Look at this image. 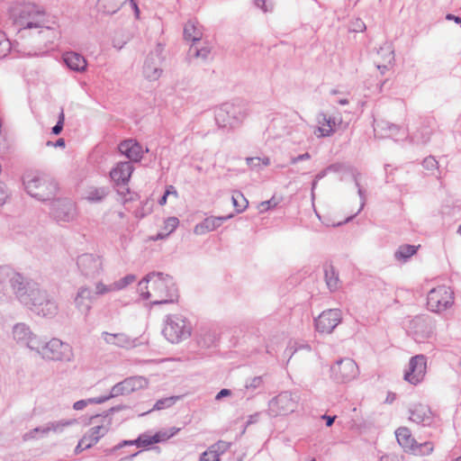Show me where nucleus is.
Listing matches in <instances>:
<instances>
[{
	"mask_svg": "<svg viewBox=\"0 0 461 461\" xmlns=\"http://www.w3.org/2000/svg\"><path fill=\"white\" fill-rule=\"evenodd\" d=\"M107 186H89L85 194V199L90 203H101L109 194Z\"/></svg>",
	"mask_w": 461,
	"mask_h": 461,
	"instance_id": "29",
	"label": "nucleus"
},
{
	"mask_svg": "<svg viewBox=\"0 0 461 461\" xmlns=\"http://www.w3.org/2000/svg\"><path fill=\"white\" fill-rule=\"evenodd\" d=\"M114 289L113 288V284L111 285H104L102 282H98L95 285V295H104L105 294H108L110 292H113Z\"/></svg>",
	"mask_w": 461,
	"mask_h": 461,
	"instance_id": "47",
	"label": "nucleus"
},
{
	"mask_svg": "<svg viewBox=\"0 0 461 461\" xmlns=\"http://www.w3.org/2000/svg\"><path fill=\"white\" fill-rule=\"evenodd\" d=\"M95 299V294L87 286H81L75 297L76 307L81 312L87 314L92 308V303Z\"/></svg>",
	"mask_w": 461,
	"mask_h": 461,
	"instance_id": "22",
	"label": "nucleus"
},
{
	"mask_svg": "<svg viewBox=\"0 0 461 461\" xmlns=\"http://www.w3.org/2000/svg\"><path fill=\"white\" fill-rule=\"evenodd\" d=\"M263 385L264 378L259 375L248 379L245 384V389L253 393L256 390L262 388Z\"/></svg>",
	"mask_w": 461,
	"mask_h": 461,
	"instance_id": "40",
	"label": "nucleus"
},
{
	"mask_svg": "<svg viewBox=\"0 0 461 461\" xmlns=\"http://www.w3.org/2000/svg\"><path fill=\"white\" fill-rule=\"evenodd\" d=\"M427 372V358L424 355L411 357L408 369L404 372L403 379L411 384L421 383Z\"/></svg>",
	"mask_w": 461,
	"mask_h": 461,
	"instance_id": "12",
	"label": "nucleus"
},
{
	"mask_svg": "<svg viewBox=\"0 0 461 461\" xmlns=\"http://www.w3.org/2000/svg\"><path fill=\"white\" fill-rule=\"evenodd\" d=\"M148 384V380L143 376H131L123 380V385L128 394L137 390L146 388Z\"/></svg>",
	"mask_w": 461,
	"mask_h": 461,
	"instance_id": "33",
	"label": "nucleus"
},
{
	"mask_svg": "<svg viewBox=\"0 0 461 461\" xmlns=\"http://www.w3.org/2000/svg\"><path fill=\"white\" fill-rule=\"evenodd\" d=\"M88 403H90L88 400H80L74 403L73 408L77 411H80L86 407Z\"/></svg>",
	"mask_w": 461,
	"mask_h": 461,
	"instance_id": "61",
	"label": "nucleus"
},
{
	"mask_svg": "<svg viewBox=\"0 0 461 461\" xmlns=\"http://www.w3.org/2000/svg\"><path fill=\"white\" fill-rule=\"evenodd\" d=\"M123 394H128V393H126L125 386L123 385V381H122L120 383H117L115 385H113L112 387L111 392L108 395L111 399V398L116 397L119 395H123Z\"/></svg>",
	"mask_w": 461,
	"mask_h": 461,
	"instance_id": "48",
	"label": "nucleus"
},
{
	"mask_svg": "<svg viewBox=\"0 0 461 461\" xmlns=\"http://www.w3.org/2000/svg\"><path fill=\"white\" fill-rule=\"evenodd\" d=\"M231 391L230 389H221L215 396V400L219 401L223 397H227L231 395Z\"/></svg>",
	"mask_w": 461,
	"mask_h": 461,
	"instance_id": "62",
	"label": "nucleus"
},
{
	"mask_svg": "<svg viewBox=\"0 0 461 461\" xmlns=\"http://www.w3.org/2000/svg\"><path fill=\"white\" fill-rule=\"evenodd\" d=\"M46 145L48 147H55V148H65L66 146V142H65V140L60 138L59 140H57L55 142L51 141V140H48L46 142Z\"/></svg>",
	"mask_w": 461,
	"mask_h": 461,
	"instance_id": "58",
	"label": "nucleus"
},
{
	"mask_svg": "<svg viewBox=\"0 0 461 461\" xmlns=\"http://www.w3.org/2000/svg\"><path fill=\"white\" fill-rule=\"evenodd\" d=\"M128 0H98L97 6L99 11L106 14L117 13Z\"/></svg>",
	"mask_w": 461,
	"mask_h": 461,
	"instance_id": "32",
	"label": "nucleus"
},
{
	"mask_svg": "<svg viewBox=\"0 0 461 461\" xmlns=\"http://www.w3.org/2000/svg\"><path fill=\"white\" fill-rule=\"evenodd\" d=\"M106 421V424L96 425L91 428L82 437V443H86V446H89L90 447L95 445L110 429L111 419Z\"/></svg>",
	"mask_w": 461,
	"mask_h": 461,
	"instance_id": "24",
	"label": "nucleus"
},
{
	"mask_svg": "<svg viewBox=\"0 0 461 461\" xmlns=\"http://www.w3.org/2000/svg\"><path fill=\"white\" fill-rule=\"evenodd\" d=\"M87 444L86 443H82V438L78 441V444L77 446L75 448V453L76 454H79L81 453L82 451L87 449V448H90L89 446H86Z\"/></svg>",
	"mask_w": 461,
	"mask_h": 461,
	"instance_id": "64",
	"label": "nucleus"
},
{
	"mask_svg": "<svg viewBox=\"0 0 461 461\" xmlns=\"http://www.w3.org/2000/svg\"><path fill=\"white\" fill-rule=\"evenodd\" d=\"M119 150L131 160L130 162H139L143 157L142 147L135 140L130 139L122 141Z\"/></svg>",
	"mask_w": 461,
	"mask_h": 461,
	"instance_id": "21",
	"label": "nucleus"
},
{
	"mask_svg": "<svg viewBox=\"0 0 461 461\" xmlns=\"http://www.w3.org/2000/svg\"><path fill=\"white\" fill-rule=\"evenodd\" d=\"M260 414V412H256L252 415H249L246 423L247 426L257 423L259 420Z\"/></svg>",
	"mask_w": 461,
	"mask_h": 461,
	"instance_id": "63",
	"label": "nucleus"
},
{
	"mask_svg": "<svg viewBox=\"0 0 461 461\" xmlns=\"http://www.w3.org/2000/svg\"><path fill=\"white\" fill-rule=\"evenodd\" d=\"M102 339L108 345H113L126 349L133 348L137 346V339H131L125 333H110L104 331L101 334Z\"/></svg>",
	"mask_w": 461,
	"mask_h": 461,
	"instance_id": "18",
	"label": "nucleus"
},
{
	"mask_svg": "<svg viewBox=\"0 0 461 461\" xmlns=\"http://www.w3.org/2000/svg\"><path fill=\"white\" fill-rule=\"evenodd\" d=\"M16 292L18 300L32 312L42 317H53L58 312V304L39 284L33 281H23Z\"/></svg>",
	"mask_w": 461,
	"mask_h": 461,
	"instance_id": "2",
	"label": "nucleus"
},
{
	"mask_svg": "<svg viewBox=\"0 0 461 461\" xmlns=\"http://www.w3.org/2000/svg\"><path fill=\"white\" fill-rule=\"evenodd\" d=\"M205 336H208V339L206 338H203V346L209 347L211 344H212L216 339V335L214 333H208L205 334Z\"/></svg>",
	"mask_w": 461,
	"mask_h": 461,
	"instance_id": "59",
	"label": "nucleus"
},
{
	"mask_svg": "<svg viewBox=\"0 0 461 461\" xmlns=\"http://www.w3.org/2000/svg\"><path fill=\"white\" fill-rule=\"evenodd\" d=\"M23 185L27 193L39 201L54 199L58 192V183L50 175L35 172L23 176Z\"/></svg>",
	"mask_w": 461,
	"mask_h": 461,
	"instance_id": "4",
	"label": "nucleus"
},
{
	"mask_svg": "<svg viewBox=\"0 0 461 461\" xmlns=\"http://www.w3.org/2000/svg\"><path fill=\"white\" fill-rule=\"evenodd\" d=\"M415 448H417V449L413 450V453H412L413 455L425 456V455H429L433 451L434 446H433L432 442L426 441V442L420 443V444L417 443Z\"/></svg>",
	"mask_w": 461,
	"mask_h": 461,
	"instance_id": "42",
	"label": "nucleus"
},
{
	"mask_svg": "<svg viewBox=\"0 0 461 461\" xmlns=\"http://www.w3.org/2000/svg\"><path fill=\"white\" fill-rule=\"evenodd\" d=\"M158 436H150L149 434H141L139 436V438L136 439V446L138 447H149L154 443H158Z\"/></svg>",
	"mask_w": 461,
	"mask_h": 461,
	"instance_id": "41",
	"label": "nucleus"
},
{
	"mask_svg": "<svg viewBox=\"0 0 461 461\" xmlns=\"http://www.w3.org/2000/svg\"><path fill=\"white\" fill-rule=\"evenodd\" d=\"M139 291L142 299H151V303H173L178 299V290L172 278L162 272H150L140 281Z\"/></svg>",
	"mask_w": 461,
	"mask_h": 461,
	"instance_id": "1",
	"label": "nucleus"
},
{
	"mask_svg": "<svg viewBox=\"0 0 461 461\" xmlns=\"http://www.w3.org/2000/svg\"><path fill=\"white\" fill-rule=\"evenodd\" d=\"M331 377L339 383H346L353 380L358 375L357 363L349 357L338 360L330 367Z\"/></svg>",
	"mask_w": 461,
	"mask_h": 461,
	"instance_id": "11",
	"label": "nucleus"
},
{
	"mask_svg": "<svg viewBox=\"0 0 461 461\" xmlns=\"http://www.w3.org/2000/svg\"><path fill=\"white\" fill-rule=\"evenodd\" d=\"M255 5L260 9L264 13L272 12L274 5L272 3H267L266 0H255Z\"/></svg>",
	"mask_w": 461,
	"mask_h": 461,
	"instance_id": "51",
	"label": "nucleus"
},
{
	"mask_svg": "<svg viewBox=\"0 0 461 461\" xmlns=\"http://www.w3.org/2000/svg\"><path fill=\"white\" fill-rule=\"evenodd\" d=\"M50 213L59 222H69L76 218V205L68 198L56 199L51 203Z\"/></svg>",
	"mask_w": 461,
	"mask_h": 461,
	"instance_id": "13",
	"label": "nucleus"
},
{
	"mask_svg": "<svg viewBox=\"0 0 461 461\" xmlns=\"http://www.w3.org/2000/svg\"><path fill=\"white\" fill-rule=\"evenodd\" d=\"M318 123L321 125L317 129L320 137H329L333 134V127L335 126L334 118L328 117L324 113H320L318 114Z\"/></svg>",
	"mask_w": 461,
	"mask_h": 461,
	"instance_id": "30",
	"label": "nucleus"
},
{
	"mask_svg": "<svg viewBox=\"0 0 461 461\" xmlns=\"http://www.w3.org/2000/svg\"><path fill=\"white\" fill-rule=\"evenodd\" d=\"M211 54V48L209 46H197V43L192 44L188 50V59H202L206 60Z\"/></svg>",
	"mask_w": 461,
	"mask_h": 461,
	"instance_id": "35",
	"label": "nucleus"
},
{
	"mask_svg": "<svg viewBox=\"0 0 461 461\" xmlns=\"http://www.w3.org/2000/svg\"><path fill=\"white\" fill-rule=\"evenodd\" d=\"M281 202V198H276L275 195L270 198L269 200L267 201H265V202H262L259 205L260 207V211L261 212H265V211H267L269 209H273V208H276L279 203Z\"/></svg>",
	"mask_w": 461,
	"mask_h": 461,
	"instance_id": "46",
	"label": "nucleus"
},
{
	"mask_svg": "<svg viewBox=\"0 0 461 461\" xmlns=\"http://www.w3.org/2000/svg\"><path fill=\"white\" fill-rule=\"evenodd\" d=\"M230 447L228 442L219 440L217 443L212 445L209 449H212L213 456L219 454V456L224 453Z\"/></svg>",
	"mask_w": 461,
	"mask_h": 461,
	"instance_id": "49",
	"label": "nucleus"
},
{
	"mask_svg": "<svg viewBox=\"0 0 461 461\" xmlns=\"http://www.w3.org/2000/svg\"><path fill=\"white\" fill-rule=\"evenodd\" d=\"M395 437L399 445L405 452L413 453L417 441L412 437L411 430L406 427H401L395 430Z\"/></svg>",
	"mask_w": 461,
	"mask_h": 461,
	"instance_id": "25",
	"label": "nucleus"
},
{
	"mask_svg": "<svg viewBox=\"0 0 461 461\" xmlns=\"http://www.w3.org/2000/svg\"><path fill=\"white\" fill-rule=\"evenodd\" d=\"M13 335L17 343L26 346L31 350L40 351L42 347V339L34 335L24 323L14 325Z\"/></svg>",
	"mask_w": 461,
	"mask_h": 461,
	"instance_id": "14",
	"label": "nucleus"
},
{
	"mask_svg": "<svg viewBox=\"0 0 461 461\" xmlns=\"http://www.w3.org/2000/svg\"><path fill=\"white\" fill-rule=\"evenodd\" d=\"M312 157H311V154L309 152H305L303 154H301V155H298L296 157H293L291 158V160H290V163L292 165H294L300 161H303V160H308L310 159Z\"/></svg>",
	"mask_w": 461,
	"mask_h": 461,
	"instance_id": "54",
	"label": "nucleus"
},
{
	"mask_svg": "<svg viewBox=\"0 0 461 461\" xmlns=\"http://www.w3.org/2000/svg\"><path fill=\"white\" fill-rule=\"evenodd\" d=\"M110 400V397L109 395H106V396H100V397H95V398H89L88 399V402L90 403H96V404H100V403H103L106 401Z\"/></svg>",
	"mask_w": 461,
	"mask_h": 461,
	"instance_id": "60",
	"label": "nucleus"
},
{
	"mask_svg": "<svg viewBox=\"0 0 461 461\" xmlns=\"http://www.w3.org/2000/svg\"><path fill=\"white\" fill-rule=\"evenodd\" d=\"M422 165L427 170H434L438 167V161L434 157L429 156L424 158Z\"/></svg>",
	"mask_w": 461,
	"mask_h": 461,
	"instance_id": "50",
	"label": "nucleus"
},
{
	"mask_svg": "<svg viewBox=\"0 0 461 461\" xmlns=\"http://www.w3.org/2000/svg\"><path fill=\"white\" fill-rule=\"evenodd\" d=\"M143 73L147 79L157 80L162 73V69L156 65V59L153 55H149L144 62Z\"/></svg>",
	"mask_w": 461,
	"mask_h": 461,
	"instance_id": "31",
	"label": "nucleus"
},
{
	"mask_svg": "<svg viewBox=\"0 0 461 461\" xmlns=\"http://www.w3.org/2000/svg\"><path fill=\"white\" fill-rule=\"evenodd\" d=\"M11 50V42L5 33L0 31V59L5 58Z\"/></svg>",
	"mask_w": 461,
	"mask_h": 461,
	"instance_id": "44",
	"label": "nucleus"
},
{
	"mask_svg": "<svg viewBox=\"0 0 461 461\" xmlns=\"http://www.w3.org/2000/svg\"><path fill=\"white\" fill-rule=\"evenodd\" d=\"M136 279V276L134 275H127L124 277L121 278L120 280L113 283V288L114 291H119L129 285L132 284Z\"/></svg>",
	"mask_w": 461,
	"mask_h": 461,
	"instance_id": "43",
	"label": "nucleus"
},
{
	"mask_svg": "<svg viewBox=\"0 0 461 461\" xmlns=\"http://www.w3.org/2000/svg\"><path fill=\"white\" fill-rule=\"evenodd\" d=\"M9 19L20 32L26 29L44 28L39 33H53V31L46 26V13L43 8L32 3H15L9 8Z\"/></svg>",
	"mask_w": 461,
	"mask_h": 461,
	"instance_id": "3",
	"label": "nucleus"
},
{
	"mask_svg": "<svg viewBox=\"0 0 461 461\" xmlns=\"http://www.w3.org/2000/svg\"><path fill=\"white\" fill-rule=\"evenodd\" d=\"M231 217L232 214L220 217H207L202 222L194 226V232L196 235H203L207 232L212 231Z\"/></svg>",
	"mask_w": 461,
	"mask_h": 461,
	"instance_id": "23",
	"label": "nucleus"
},
{
	"mask_svg": "<svg viewBox=\"0 0 461 461\" xmlns=\"http://www.w3.org/2000/svg\"><path fill=\"white\" fill-rule=\"evenodd\" d=\"M213 460V451L212 449H209L202 453L200 456L199 461H212Z\"/></svg>",
	"mask_w": 461,
	"mask_h": 461,
	"instance_id": "57",
	"label": "nucleus"
},
{
	"mask_svg": "<svg viewBox=\"0 0 461 461\" xmlns=\"http://www.w3.org/2000/svg\"><path fill=\"white\" fill-rule=\"evenodd\" d=\"M179 398H180L179 396H170V397L159 399L156 402V403L154 404V406L150 410V411H161V410L169 408V407L173 406ZM148 412H149V411Z\"/></svg>",
	"mask_w": 461,
	"mask_h": 461,
	"instance_id": "39",
	"label": "nucleus"
},
{
	"mask_svg": "<svg viewBox=\"0 0 461 461\" xmlns=\"http://www.w3.org/2000/svg\"><path fill=\"white\" fill-rule=\"evenodd\" d=\"M342 313L339 309H330L323 311L315 319V328L319 332L330 333L340 323Z\"/></svg>",
	"mask_w": 461,
	"mask_h": 461,
	"instance_id": "15",
	"label": "nucleus"
},
{
	"mask_svg": "<svg viewBox=\"0 0 461 461\" xmlns=\"http://www.w3.org/2000/svg\"><path fill=\"white\" fill-rule=\"evenodd\" d=\"M36 352L43 358L54 361L68 362L73 357L71 347L59 339H52L49 342L42 340V347Z\"/></svg>",
	"mask_w": 461,
	"mask_h": 461,
	"instance_id": "8",
	"label": "nucleus"
},
{
	"mask_svg": "<svg viewBox=\"0 0 461 461\" xmlns=\"http://www.w3.org/2000/svg\"><path fill=\"white\" fill-rule=\"evenodd\" d=\"M77 266L84 277L95 279L104 271V259L96 254L84 253L77 257Z\"/></svg>",
	"mask_w": 461,
	"mask_h": 461,
	"instance_id": "9",
	"label": "nucleus"
},
{
	"mask_svg": "<svg viewBox=\"0 0 461 461\" xmlns=\"http://www.w3.org/2000/svg\"><path fill=\"white\" fill-rule=\"evenodd\" d=\"M203 37L202 26L198 22L188 21L184 27V38L191 41L193 44L200 42Z\"/></svg>",
	"mask_w": 461,
	"mask_h": 461,
	"instance_id": "27",
	"label": "nucleus"
},
{
	"mask_svg": "<svg viewBox=\"0 0 461 461\" xmlns=\"http://www.w3.org/2000/svg\"><path fill=\"white\" fill-rule=\"evenodd\" d=\"M8 197L6 185L0 182V207L6 202Z\"/></svg>",
	"mask_w": 461,
	"mask_h": 461,
	"instance_id": "53",
	"label": "nucleus"
},
{
	"mask_svg": "<svg viewBox=\"0 0 461 461\" xmlns=\"http://www.w3.org/2000/svg\"><path fill=\"white\" fill-rule=\"evenodd\" d=\"M191 325L187 320L180 314L168 315L163 328V334L171 343H178L191 336Z\"/></svg>",
	"mask_w": 461,
	"mask_h": 461,
	"instance_id": "5",
	"label": "nucleus"
},
{
	"mask_svg": "<svg viewBox=\"0 0 461 461\" xmlns=\"http://www.w3.org/2000/svg\"><path fill=\"white\" fill-rule=\"evenodd\" d=\"M245 117L239 105L230 103L221 104L215 111V122L219 127H233Z\"/></svg>",
	"mask_w": 461,
	"mask_h": 461,
	"instance_id": "10",
	"label": "nucleus"
},
{
	"mask_svg": "<svg viewBox=\"0 0 461 461\" xmlns=\"http://www.w3.org/2000/svg\"><path fill=\"white\" fill-rule=\"evenodd\" d=\"M63 60L68 68L73 71L82 73L86 69V60L77 52L68 51L63 55Z\"/></svg>",
	"mask_w": 461,
	"mask_h": 461,
	"instance_id": "26",
	"label": "nucleus"
},
{
	"mask_svg": "<svg viewBox=\"0 0 461 461\" xmlns=\"http://www.w3.org/2000/svg\"><path fill=\"white\" fill-rule=\"evenodd\" d=\"M299 397L289 392H281L268 402L267 413L270 417L285 416L294 412L298 406Z\"/></svg>",
	"mask_w": 461,
	"mask_h": 461,
	"instance_id": "6",
	"label": "nucleus"
},
{
	"mask_svg": "<svg viewBox=\"0 0 461 461\" xmlns=\"http://www.w3.org/2000/svg\"><path fill=\"white\" fill-rule=\"evenodd\" d=\"M420 246H413L409 244L401 245L394 252V258L399 261L405 262L417 252Z\"/></svg>",
	"mask_w": 461,
	"mask_h": 461,
	"instance_id": "34",
	"label": "nucleus"
},
{
	"mask_svg": "<svg viewBox=\"0 0 461 461\" xmlns=\"http://www.w3.org/2000/svg\"><path fill=\"white\" fill-rule=\"evenodd\" d=\"M114 185L117 187V192L120 195L125 197L126 194H128L130 193V188L128 186V184L119 183V184H114Z\"/></svg>",
	"mask_w": 461,
	"mask_h": 461,
	"instance_id": "52",
	"label": "nucleus"
},
{
	"mask_svg": "<svg viewBox=\"0 0 461 461\" xmlns=\"http://www.w3.org/2000/svg\"><path fill=\"white\" fill-rule=\"evenodd\" d=\"M76 423H77V420L76 419L61 420H58V421L49 422L44 426L37 427V428L26 432L23 435V440L26 441V440L37 438L38 433H41L42 435H47L50 431L55 432V433H60L64 430V429L66 427L72 426Z\"/></svg>",
	"mask_w": 461,
	"mask_h": 461,
	"instance_id": "17",
	"label": "nucleus"
},
{
	"mask_svg": "<svg viewBox=\"0 0 461 461\" xmlns=\"http://www.w3.org/2000/svg\"><path fill=\"white\" fill-rule=\"evenodd\" d=\"M134 170V167L130 161L119 162L111 170L110 177L114 184L124 183L128 184L131 174Z\"/></svg>",
	"mask_w": 461,
	"mask_h": 461,
	"instance_id": "20",
	"label": "nucleus"
},
{
	"mask_svg": "<svg viewBox=\"0 0 461 461\" xmlns=\"http://www.w3.org/2000/svg\"><path fill=\"white\" fill-rule=\"evenodd\" d=\"M179 220L176 217H168L164 221V229L167 231L165 234L158 233L157 235L156 240L158 239H164L165 237L168 236L170 233H172L178 226Z\"/></svg>",
	"mask_w": 461,
	"mask_h": 461,
	"instance_id": "38",
	"label": "nucleus"
},
{
	"mask_svg": "<svg viewBox=\"0 0 461 461\" xmlns=\"http://www.w3.org/2000/svg\"><path fill=\"white\" fill-rule=\"evenodd\" d=\"M25 278L7 266L0 267V295L5 294L8 284L16 294L18 289L23 285Z\"/></svg>",
	"mask_w": 461,
	"mask_h": 461,
	"instance_id": "16",
	"label": "nucleus"
},
{
	"mask_svg": "<svg viewBox=\"0 0 461 461\" xmlns=\"http://www.w3.org/2000/svg\"><path fill=\"white\" fill-rule=\"evenodd\" d=\"M126 408H127V406H125V405H116V406H113V407L110 408L108 411H105V414L104 415L103 418L104 420H108L109 419H107V418H108V416L110 414H113V413L117 412V411H122V410H124Z\"/></svg>",
	"mask_w": 461,
	"mask_h": 461,
	"instance_id": "56",
	"label": "nucleus"
},
{
	"mask_svg": "<svg viewBox=\"0 0 461 461\" xmlns=\"http://www.w3.org/2000/svg\"><path fill=\"white\" fill-rule=\"evenodd\" d=\"M323 270L327 287L330 292L337 291L340 286L339 273L330 263H325Z\"/></svg>",
	"mask_w": 461,
	"mask_h": 461,
	"instance_id": "28",
	"label": "nucleus"
},
{
	"mask_svg": "<svg viewBox=\"0 0 461 461\" xmlns=\"http://www.w3.org/2000/svg\"><path fill=\"white\" fill-rule=\"evenodd\" d=\"M432 135V130L429 126L420 127L414 134L413 140L417 144H427Z\"/></svg>",
	"mask_w": 461,
	"mask_h": 461,
	"instance_id": "37",
	"label": "nucleus"
},
{
	"mask_svg": "<svg viewBox=\"0 0 461 461\" xmlns=\"http://www.w3.org/2000/svg\"><path fill=\"white\" fill-rule=\"evenodd\" d=\"M260 160L261 158L258 157H252V158H247V165L250 167L251 168H257L260 166Z\"/></svg>",
	"mask_w": 461,
	"mask_h": 461,
	"instance_id": "55",
	"label": "nucleus"
},
{
	"mask_svg": "<svg viewBox=\"0 0 461 461\" xmlns=\"http://www.w3.org/2000/svg\"><path fill=\"white\" fill-rule=\"evenodd\" d=\"M178 431H179V429L173 427V428H170L168 430L158 431L154 435L158 437V438H157L158 443V442L165 441V440L170 438L171 437L176 435Z\"/></svg>",
	"mask_w": 461,
	"mask_h": 461,
	"instance_id": "45",
	"label": "nucleus"
},
{
	"mask_svg": "<svg viewBox=\"0 0 461 461\" xmlns=\"http://www.w3.org/2000/svg\"><path fill=\"white\" fill-rule=\"evenodd\" d=\"M454 303V292L449 286L439 285L431 289L427 296V305L431 312L439 313Z\"/></svg>",
	"mask_w": 461,
	"mask_h": 461,
	"instance_id": "7",
	"label": "nucleus"
},
{
	"mask_svg": "<svg viewBox=\"0 0 461 461\" xmlns=\"http://www.w3.org/2000/svg\"><path fill=\"white\" fill-rule=\"evenodd\" d=\"M231 200L238 213L244 212L249 205L248 200L240 191H233Z\"/></svg>",
	"mask_w": 461,
	"mask_h": 461,
	"instance_id": "36",
	"label": "nucleus"
},
{
	"mask_svg": "<svg viewBox=\"0 0 461 461\" xmlns=\"http://www.w3.org/2000/svg\"><path fill=\"white\" fill-rule=\"evenodd\" d=\"M410 420L422 426H430L434 423V416L428 405L415 404L410 410Z\"/></svg>",
	"mask_w": 461,
	"mask_h": 461,
	"instance_id": "19",
	"label": "nucleus"
}]
</instances>
